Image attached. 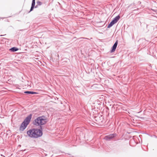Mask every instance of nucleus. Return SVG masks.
<instances>
[{
  "mask_svg": "<svg viewBox=\"0 0 157 157\" xmlns=\"http://www.w3.org/2000/svg\"><path fill=\"white\" fill-rule=\"evenodd\" d=\"M27 133L30 137L37 138L41 136L43 134L41 130L39 129H33L28 131Z\"/></svg>",
  "mask_w": 157,
  "mask_h": 157,
  "instance_id": "1",
  "label": "nucleus"
},
{
  "mask_svg": "<svg viewBox=\"0 0 157 157\" xmlns=\"http://www.w3.org/2000/svg\"><path fill=\"white\" fill-rule=\"evenodd\" d=\"M47 122V118L44 116L39 117L35 119L33 124L36 126H41L45 124Z\"/></svg>",
  "mask_w": 157,
  "mask_h": 157,
  "instance_id": "2",
  "label": "nucleus"
},
{
  "mask_svg": "<svg viewBox=\"0 0 157 157\" xmlns=\"http://www.w3.org/2000/svg\"><path fill=\"white\" fill-rule=\"evenodd\" d=\"M32 116V114H30L26 118L23 122L21 124L19 129L20 131H23L25 129L30 122Z\"/></svg>",
  "mask_w": 157,
  "mask_h": 157,
  "instance_id": "3",
  "label": "nucleus"
},
{
  "mask_svg": "<svg viewBox=\"0 0 157 157\" xmlns=\"http://www.w3.org/2000/svg\"><path fill=\"white\" fill-rule=\"evenodd\" d=\"M120 17L118 15L115 17L110 22L107 26L108 28H110L112 27L113 25L116 23L119 20Z\"/></svg>",
  "mask_w": 157,
  "mask_h": 157,
  "instance_id": "4",
  "label": "nucleus"
},
{
  "mask_svg": "<svg viewBox=\"0 0 157 157\" xmlns=\"http://www.w3.org/2000/svg\"><path fill=\"white\" fill-rule=\"evenodd\" d=\"M116 136H117V134L116 133L111 134H110L106 136L105 137V139L106 140H109L110 139L116 137Z\"/></svg>",
  "mask_w": 157,
  "mask_h": 157,
  "instance_id": "5",
  "label": "nucleus"
},
{
  "mask_svg": "<svg viewBox=\"0 0 157 157\" xmlns=\"http://www.w3.org/2000/svg\"><path fill=\"white\" fill-rule=\"evenodd\" d=\"M118 44V40H117L115 43H114V45H113V46L112 47V50L111 51V52H114L115 49H116V48H117V45Z\"/></svg>",
  "mask_w": 157,
  "mask_h": 157,
  "instance_id": "6",
  "label": "nucleus"
},
{
  "mask_svg": "<svg viewBox=\"0 0 157 157\" xmlns=\"http://www.w3.org/2000/svg\"><path fill=\"white\" fill-rule=\"evenodd\" d=\"M35 0H33L32 3V5L30 9V11H32L33 9V8L35 6Z\"/></svg>",
  "mask_w": 157,
  "mask_h": 157,
  "instance_id": "7",
  "label": "nucleus"
},
{
  "mask_svg": "<svg viewBox=\"0 0 157 157\" xmlns=\"http://www.w3.org/2000/svg\"><path fill=\"white\" fill-rule=\"evenodd\" d=\"M10 50L12 52H14L17 51L18 50V49L17 48L14 47L10 49Z\"/></svg>",
  "mask_w": 157,
  "mask_h": 157,
  "instance_id": "8",
  "label": "nucleus"
},
{
  "mask_svg": "<svg viewBox=\"0 0 157 157\" xmlns=\"http://www.w3.org/2000/svg\"><path fill=\"white\" fill-rule=\"evenodd\" d=\"M26 94H36L37 93L35 92H33V91H26L24 92Z\"/></svg>",
  "mask_w": 157,
  "mask_h": 157,
  "instance_id": "9",
  "label": "nucleus"
},
{
  "mask_svg": "<svg viewBox=\"0 0 157 157\" xmlns=\"http://www.w3.org/2000/svg\"><path fill=\"white\" fill-rule=\"evenodd\" d=\"M42 2L40 1H38L36 2L37 5L35 6V8L37 7V6H41L42 4Z\"/></svg>",
  "mask_w": 157,
  "mask_h": 157,
  "instance_id": "10",
  "label": "nucleus"
},
{
  "mask_svg": "<svg viewBox=\"0 0 157 157\" xmlns=\"http://www.w3.org/2000/svg\"><path fill=\"white\" fill-rule=\"evenodd\" d=\"M3 36V35H1V36Z\"/></svg>",
  "mask_w": 157,
  "mask_h": 157,
  "instance_id": "11",
  "label": "nucleus"
}]
</instances>
